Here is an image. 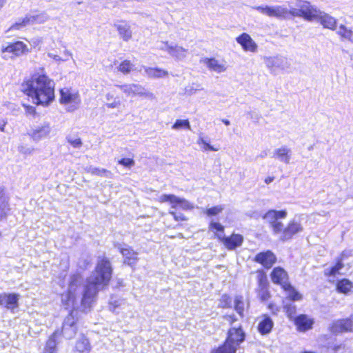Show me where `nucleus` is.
I'll list each match as a JSON object with an SVG mask.
<instances>
[{"label":"nucleus","mask_w":353,"mask_h":353,"mask_svg":"<svg viewBox=\"0 0 353 353\" xmlns=\"http://www.w3.org/2000/svg\"><path fill=\"white\" fill-rule=\"evenodd\" d=\"M68 142L74 148H80L82 146V141L80 138L69 136L67 138Z\"/></svg>","instance_id":"obj_44"},{"label":"nucleus","mask_w":353,"mask_h":353,"mask_svg":"<svg viewBox=\"0 0 353 353\" xmlns=\"http://www.w3.org/2000/svg\"><path fill=\"white\" fill-rule=\"evenodd\" d=\"M77 332V319L72 311L63 321L62 325V334L65 339H71L76 335Z\"/></svg>","instance_id":"obj_8"},{"label":"nucleus","mask_w":353,"mask_h":353,"mask_svg":"<svg viewBox=\"0 0 353 353\" xmlns=\"http://www.w3.org/2000/svg\"><path fill=\"white\" fill-rule=\"evenodd\" d=\"M5 125H6V123L3 121H0V130L1 132H4Z\"/></svg>","instance_id":"obj_62"},{"label":"nucleus","mask_w":353,"mask_h":353,"mask_svg":"<svg viewBox=\"0 0 353 353\" xmlns=\"http://www.w3.org/2000/svg\"><path fill=\"white\" fill-rule=\"evenodd\" d=\"M187 53H188L187 49H185L181 46L174 45V46H172V48H171L169 54L171 57H172L174 59H175L176 60L181 61V60H183L186 57Z\"/></svg>","instance_id":"obj_30"},{"label":"nucleus","mask_w":353,"mask_h":353,"mask_svg":"<svg viewBox=\"0 0 353 353\" xmlns=\"http://www.w3.org/2000/svg\"><path fill=\"white\" fill-rule=\"evenodd\" d=\"M60 103L65 107L68 112L77 110L81 103L79 92L70 88H63L60 90Z\"/></svg>","instance_id":"obj_5"},{"label":"nucleus","mask_w":353,"mask_h":353,"mask_svg":"<svg viewBox=\"0 0 353 353\" xmlns=\"http://www.w3.org/2000/svg\"><path fill=\"white\" fill-rule=\"evenodd\" d=\"M120 252L123 256L124 263L134 267L138 261V253L134 252L129 246L122 248L120 249Z\"/></svg>","instance_id":"obj_23"},{"label":"nucleus","mask_w":353,"mask_h":353,"mask_svg":"<svg viewBox=\"0 0 353 353\" xmlns=\"http://www.w3.org/2000/svg\"><path fill=\"white\" fill-rule=\"evenodd\" d=\"M257 296L261 301L268 300L270 297V294L268 290L267 276L264 273L260 272L257 274Z\"/></svg>","instance_id":"obj_9"},{"label":"nucleus","mask_w":353,"mask_h":353,"mask_svg":"<svg viewBox=\"0 0 353 353\" xmlns=\"http://www.w3.org/2000/svg\"><path fill=\"white\" fill-rule=\"evenodd\" d=\"M90 346L85 338H81L77 341L74 353H90Z\"/></svg>","instance_id":"obj_31"},{"label":"nucleus","mask_w":353,"mask_h":353,"mask_svg":"<svg viewBox=\"0 0 353 353\" xmlns=\"http://www.w3.org/2000/svg\"><path fill=\"white\" fill-rule=\"evenodd\" d=\"M222 122L226 125H229L230 124V121L228 119H222Z\"/></svg>","instance_id":"obj_64"},{"label":"nucleus","mask_w":353,"mask_h":353,"mask_svg":"<svg viewBox=\"0 0 353 353\" xmlns=\"http://www.w3.org/2000/svg\"><path fill=\"white\" fill-rule=\"evenodd\" d=\"M9 210L8 199L3 189L0 188V221L6 217Z\"/></svg>","instance_id":"obj_28"},{"label":"nucleus","mask_w":353,"mask_h":353,"mask_svg":"<svg viewBox=\"0 0 353 353\" xmlns=\"http://www.w3.org/2000/svg\"><path fill=\"white\" fill-rule=\"evenodd\" d=\"M59 332L55 331L46 342L43 353H57V345L58 344L57 338Z\"/></svg>","instance_id":"obj_29"},{"label":"nucleus","mask_w":353,"mask_h":353,"mask_svg":"<svg viewBox=\"0 0 353 353\" xmlns=\"http://www.w3.org/2000/svg\"><path fill=\"white\" fill-rule=\"evenodd\" d=\"M33 149L24 145H20L18 147V151L23 154H30Z\"/></svg>","instance_id":"obj_53"},{"label":"nucleus","mask_w":353,"mask_h":353,"mask_svg":"<svg viewBox=\"0 0 353 353\" xmlns=\"http://www.w3.org/2000/svg\"><path fill=\"white\" fill-rule=\"evenodd\" d=\"M271 279L274 283L279 284L282 288L289 287L287 272L281 267H276L271 273Z\"/></svg>","instance_id":"obj_16"},{"label":"nucleus","mask_w":353,"mask_h":353,"mask_svg":"<svg viewBox=\"0 0 353 353\" xmlns=\"http://www.w3.org/2000/svg\"><path fill=\"white\" fill-rule=\"evenodd\" d=\"M210 229L212 230H216L217 232H221L223 233L224 227L217 222L212 221L210 224Z\"/></svg>","instance_id":"obj_51"},{"label":"nucleus","mask_w":353,"mask_h":353,"mask_svg":"<svg viewBox=\"0 0 353 353\" xmlns=\"http://www.w3.org/2000/svg\"><path fill=\"white\" fill-rule=\"evenodd\" d=\"M112 266L106 258L99 259L95 270L88 278L83 288V278L79 274L70 276L67 292L61 294V302L67 309H77L79 304L83 310L90 307L98 291L106 287L112 276Z\"/></svg>","instance_id":"obj_1"},{"label":"nucleus","mask_w":353,"mask_h":353,"mask_svg":"<svg viewBox=\"0 0 353 353\" xmlns=\"http://www.w3.org/2000/svg\"><path fill=\"white\" fill-rule=\"evenodd\" d=\"M54 83L43 73H35L21 85L23 92L37 105H48L54 98Z\"/></svg>","instance_id":"obj_2"},{"label":"nucleus","mask_w":353,"mask_h":353,"mask_svg":"<svg viewBox=\"0 0 353 353\" xmlns=\"http://www.w3.org/2000/svg\"><path fill=\"white\" fill-rule=\"evenodd\" d=\"M217 236L229 250H234L236 248L241 246L243 242V236L239 234L233 233L230 236L218 234Z\"/></svg>","instance_id":"obj_12"},{"label":"nucleus","mask_w":353,"mask_h":353,"mask_svg":"<svg viewBox=\"0 0 353 353\" xmlns=\"http://www.w3.org/2000/svg\"><path fill=\"white\" fill-rule=\"evenodd\" d=\"M105 97H106V99H107L108 101H110L111 99H112V98H113V94H110V93H108V94H106Z\"/></svg>","instance_id":"obj_63"},{"label":"nucleus","mask_w":353,"mask_h":353,"mask_svg":"<svg viewBox=\"0 0 353 353\" xmlns=\"http://www.w3.org/2000/svg\"><path fill=\"white\" fill-rule=\"evenodd\" d=\"M197 143L199 145H202L201 148L205 151H206V150L217 151L219 150L218 148H215L214 146H212L210 143H208L202 135H199V139L197 141Z\"/></svg>","instance_id":"obj_40"},{"label":"nucleus","mask_w":353,"mask_h":353,"mask_svg":"<svg viewBox=\"0 0 353 353\" xmlns=\"http://www.w3.org/2000/svg\"><path fill=\"white\" fill-rule=\"evenodd\" d=\"M43 18L44 17L39 15L26 16L23 19H20L19 21L13 24L10 28V30H19L26 27L28 25L34 24V23H41L43 21H45Z\"/></svg>","instance_id":"obj_22"},{"label":"nucleus","mask_w":353,"mask_h":353,"mask_svg":"<svg viewBox=\"0 0 353 353\" xmlns=\"http://www.w3.org/2000/svg\"><path fill=\"white\" fill-rule=\"evenodd\" d=\"M284 309L286 311V313L288 316L291 317L292 315H294L296 312V307L294 305H285Z\"/></svg>","instance_id":"obj_54"},{"label":"nucleus","mask_w":353,"mask_h":353,"mask_svg":"<svg viewBox=\"0 0 353 353\" xmlns=\"http://www.w3.org/2000/svg\"><path fill=\"white\" fill-rule=\"evenodd\" d=\"M295 323L299 331H306L312 328L314 321L307 316L301 314L296 318Z\"/></svg>","instance_id":"obj_27"},{"label":"nucleus","mask_w":353,"mask_h":353,"mask_svg":"<svg viewBox=\"0 0 353 353\" xmlns=\"http://www.w3.org/2000/svg\"><path fill=\"white\" fill-rule=\"evenodd\" d=\"M292 150L287 145H282L274 150L272 157L279 162L289 164L292 159Z\"/></svg>","instance_id":"obj_18"},{"label":"nucleus","mask_w":353,"mask_h":353,"mask_svg":"<svg viewBox=\"0 0 353 353\" xmlns=\"http://www.w3.org/2000/svg\"><path fill=\"white\" fill-rule=\"evenodd\" d=\"M245 334L241 327H231L228 333V337L225 343L230 345L235 346L237 350L238 346L245 340Z\"/></svg>","instance_id":"obj_10"},{"label":"nucleus","mask_w":353,"mask_h":353,"mask_svg":"<svg viewBox=\"0 0 353 353\" xmlns=\"http://www.w3.org/2000/svg\"><path fill=\"white\" fill-rule=\"evenodd\" d=\"M115 86L119 88L128 97H134L136 96L147 98L154 97L153 93L148 91L143 86L138 83H125L115 85Z\"/></svg>","instance_id":"obj_6"},{"label":"nucleus","mask_w":353,"mask_h":353,"mask_svg":"<svg viewBox=\"0 0 353 353\" xmlns=\"http://www.w3.org/2000/svg\"><path fill=\"white\" fill-rule=\"evenodd\" d=\"M72 57V54L70 51L68 50H65L63 51V57H62V59H69V57Z\"/></svg>","instance_id":"obj_58"},{"label":"nucleus","mask_w":353,"mask_h":353,"mask_svg":"<svg viewBox=\"0 0 353 353\" xmlns=\"http://www.w3.org/2000/svg\"><path fill=\"white\" fill-rule=\"evenodd\" d=\"M244 305L243 297L241 296H236L234 299V309L241 317L243 316Z\"/></svg>","instance_id":"obj_37"},{"label":"nucleus","mask_w":353,"mask_h":353,"mask_svg":"<svg viewBox=\"0 0 353 353\" xmlns=\"http://www.w3.org/2000/svg\"><path fill=\"white\" fill-rule=\"evenodd\" d=\"M132 67L133 65L130 61L125 60L120 63L118 70L123 74H128L132 70Z\"/></svg>","instance_id":"obj_41"},{"label":"nucleus","mask_w":353,"mask_h":353,"mask_svg":"<svg viewBox=\"0 0 353 353\" xmlns=\"http://www.w3.org/2000/svg\"><path fill=\"white\" fill-rule=\"evenodd\" d=\"M157 201L160 203L168 202L172 205V208H176V202L177 201V196L174 194H162L158 197Z\"/></svg>","instance_id":"obj_35"},{"label":"nucleus","mask_w":353,"mask_h":353,"mask_svg":"<svg viewBox=\"0 0 353 353\" xmlns=\"http://www.w3.org/2000/svg\"><path fill=\"white\" fill-rule=\"evenodd\" d=\"M85 170L87 172L90 173L91 174L98 175L100 176L109 178L112 175V173L110 171H109L106 169H104V168L88 166V167H86V168Z\"/></svg>","instance_id":"obj_32"},{"label":"nucleus","mask_w":353,"mask_h":353,"mask_svg":"<svg viewBox=\"0 0 353 353\" xmlns=\"http://www.w3.org/2000/svg\"><path fill=\"white\" fill-rule=\"evenodd\" d=\"M236 40L245 51L251 52H256L257 51V44L248 34L242 33L236 39Z\"/></svg>","instance_id":"obj_19"},{"label":"nucleus","mask_w":353,"mask_h":353,"mask_svg":"<svg viewBox=\"0 0 353 353\" xmlns=\"http://www.w3.org/2000/svg\"><path fill=\"white\" fill-rule=\"evenodd\" d=\"M256 9L261 13L266 14L269 17H285L286 14L288 13L286 9L281 6H259L256 7Z\"/></svg>","instance_id":"obj_21"},{"label":"nucleus","mask_w":353,"mask_h":353,"mask_svg":"<svg viewBox=\"0 0 353 353\" xmlns=\"http://www.w3.org/2000/svg\"><path fill=\"white\" fill-rule=\"evenodd\" d=\"M176 205H179L180 208L185 210H192L194 208V205L192 203H190L188 201L178 196L177 201L176 202Z\"/></svg>","instance_id":"obj_43"},{"label":"nucleus","mask_w":353,"mask_h":353,"mask_svg":"<svg viewBox=\"0 0 353 353\" xmlns=\"http://www.w3.org/2000/svg\"><path fill=\"white\" fill-rule=\"evenodd\" d=\"M231 304L230 298L227 295H223L220 299L219 307H230Z\"/></svg>","instance_id":"obj_47"},{"label":"nucleus","mask_w":353,"mask_h":353,"mask_svg":"<svg viewBox=\"0 0 353 353\" xmlns=\"http://www.w3.org/2000/svg\"><path fill=\"white\" fill-rule=\"evenodd\" d=\"M144 69L145 74L152 79H160L167 77L169 74L168 71L157 68L142 66Z\"/></svg>","instance_id":"obj_26"},{"label":"nucleus","mask_w":353,"mask_h":353,"mask_svg":"<svg viewBox=\"0 0 353 353\" xmlns=\"http://www.w3.org/2000/svg\"><path fill=\"white\" fill-rule=\"evenodd\" d=\"M274 326V323L272 319L268 315L261 316V320L258 324V331L262 335L268 334Z\"/></svg>","instance_id":"obj_25"},{"label":"nucleus","mask_w":353,"mask_h":353,"mask_svg":"<svg viewBox=\"0 0 353 353\" xmlns=\"http://www.w3.org/2000/svg\"><path fill=\"white\" fill-rule=\"evenodd\" d=\"M172 45L169 44L168 42H159L157 44V48L167 52L168 54L170 52L171 48Z\"/></svg>","instance_id":"obj_48"},{"label":"nucleus","mask_w":353,"mask_h":353,"mask_svg":"<svg viewBox=\"0 0 353 353\" xmlns=\"http://www.w3.org/2000/svg\"><path fill=\"white\" fill-rule=\"evenodd\" d=\"M121 38L125 41H129L132 36L130 25L124 21H119L114 24Z\"/></svg>","instance_id":"obj_24"},{"label":"nucleus","mask_w":353,"mask_h":353,"mask_svg":"<svg viewBox=\"0 0 353 353\" xmlns=\"http://www.w3.org/2000/svg\"><path fill=\"white\" fill-rule=\"evenodd\" d=\"M265 66L274 72L276 69H284L287 65V59L281 55L265 57L263 58Z\"/></svg>","instance_id":"obj_14"},{"label":"nucleus","mask_w":353,"mask_h":353,"mask_svg":"<svg viewBox=\"0 0 353 353\" xmlns=\"http://www.w3.org/2000/svg\"><path fill=\"white\" fill-rule=\"evenodd\" d=\"M27 50V46L22 41L11 43L1 49L2 57L4 59H12L20 56Z\"/></svg>","instance_id":"obj_7"},{"label":"nucleus","mask_w":353,"mask_h":353,"mask_svg":"<svg viewBox=\"0 0 353 353\" xmlns=\"http://www.w3.org/2000/svg\"><path fill=\"white\" fill-rule=\"evenodd\" d=\"M225 319L228 321H230L231 324L233 323L236 321V319L234 318L233 316H228L225 317Z\"/></svg>","instance_id":"obj_61"},{"label":"nucleus","mask_w":353,"mask_h":353,"mask_svg":"<svg viewBox=\"0 0 353 353\" xmlns=\"http://www.w3.org/2000/svg\"><path fill=\"white\" fill-rule=\"evenodd\" d=\"M223 208H224L223 206L221 205L214 206V207L207 209L205 213L208 216H214V215L219 214L221 212H222Z\"/></svg>","instance_id":"obj_46"},{"label":"nucleus","mask_w":353,"mask_h":353,"mask_svg":"<svg viewBox=\"0 0 353 353\" xmlns=\"http://www.w3.org/2000/svg\"><path fill=\"white\" fill-rule=\"evenodd\" d=\"M125 303L124 300L121 299L111 298L110 301V309L113 312H115L117 309Z\"/></svg>","instance_id":"obj_42"},{"label":"nucleus","mask_w":353,"mask_h":353,"mask_svg":"<svg viewBox=\"0 0 353 353\" xmlns=\"http://www.w3.org/2000/svg\"><path fill=\"white\" fill-rule=\"evenodd\" d=\"M48 57L50 59H52L57 63H61V62H65L68 61V59H62V57L54 54L53 52H48Z\"/></svg>","instance_id":"obj_52"},{"label":"nucleus","mask_w":353,"mask_h":353,"mask_svg":"<svg viewBox=\"0 0 353 353\" xmlns=\"http://www.w3.org/2000/svg\"><path fill=\"white\" fill-rule=\"evenodd\" d=\"M276 256L274 253L270 250L261 252L255 256L254 261L261 263L265 268H270L276 262Z\"/></svg>","instance_id":"obj_20"},{"label":"nucleus","mask_w":353,"mask_h":353,"mask_svg":"<svg viewBox=\"0 0 353 353\" xmlns=\"http://www.w3.org/2000/svg\"><path fill=\"white\" fill-rule=\"evenodd\" d=\"M274 176H268L267 178L265 179V183L267 184H269L271 182H272L274 181Z\"/></svg>","instance_id":"obj_60"},{"label":"nucleus","mask_w":353,"mask_h":353,"mask_svg":"<svg viewBox=\"0 0 353 353\" xmlns=\"http://www.w3.org/2000/svg\"><path fill=\"white\" fill-rule=\"evenodd\" d=\"M118 163L124 167L131 168L134 165V161L132 159L123 158L118 161Z\"/></svg>","instance_id":"obj_50"},{"label":"nucleus","mask_w":353,"mask_h":353,"mask_svg":"<svg viewBox=\"0 0 353 353\" xmlns=\"http://www.w3.org/2000/svg\"><path fill=\"white\" fill-rule=\"evenodd\" d=\"M172 128L173 130H181L182 128L190 130L191 126L188 119H177L172 126Z\"/></svg>","instance_id":"obj_38"},{"label":"nucleus","mask_w":353,"mask_h":353,"mask_svg":"<svg viewBox=\"0 0 353 353\" xmlns=\"http://www.w3.org/2000/svg\"><path fill=\"white\" fill-rule=\"evenodd\" d=\"M353 330V315L350 318L336 321L333 323L331 331L333 333L352 332Z\"/></svg>","instance_id":"obj_17"},{"label":"nucleus","mask_w":353,"mask_h":353,"mask_svg":"<svg viewBox=\"0 0 353 353\" xmlns=\"http://www.w3.org/2000/svg\"><path fill=\"white\" fill-rule=\"evenodd\" d=\"M286 216L287 212L285 210L277 211L274 210H269L263 216V219L270 223L275 234L282 232L280 237L282 241L292 239L294 234L302 232L303 229L301 223L295 219L291 221L288 226L284 228L280 219H285Z\"/></svg>","instance_id":"obj_3"},{"label":"nucleus","mask_w":353,"mask_h":353,"mask_svg":"<svg viewBox=\"0 0 353 353\" xmlns=\"http://www.w3.org/2000/svg\"><path fill=\"white\" fill-rule=\"evenodd\" d=\"M203 88H200L199 85L194 87V85H190L185 88V92L188 95H192L196 94L199 90H203Z\"/></svg>","instance_id":"obj_49"},{"label":"nucleus","mask_w":353,"mask_h":353,"mask_svg":"<svg viewBox=\"0 0 353 353\" xmlns=\"http://www.w3.org/2000/svg\"><path fill=\"white\" fill-rule=\"evenodd\" d=\"M169 214L173 216V218L175 221H186L187 218L183 214H176L173 210H170Z\"/></svg>","instance_id":"obj_55"},{"label":"nucleus","mask_w":353,"mask_h":353,"mask_svg":"<svg viewBox=\"0 0 353 353\" xmlns=\"http://www.w3.org/2000/svg\"><path fill=\"white\" fill-rule=\"evenodd\" d=\"M343 267V264L339 261L334 266L332 267L330 270H326V274L330 276H334L336 274L339 273V270H341Z\"/></svg>","instance_id":"obj_45"},{"label":"nucleus","mask_w":353,"mask_h":353,"mask_svg":"<svg viewBox=\"0 0 353 353\" xmlns=\"http://www.w3.org/2000/svg\"><path fill=\"white\" fill-rule=\"evenodd\" d=\"M235 346L229 345L227 343L217 348L214 353H236Z\"/></svg>","instance_id":"obj_39"},{"label":"nucleus","mask_w":353,"mask_h":353,"mask_svg":"<svg viewBox=\"0 0 353 353\" xmlns=\"http://www.w3.org/2000/svg\"><path fill=\"white\" fill-rule=\"evenodd\" d=\"M344 349V347L341 345H337V346H335L334 348H333V350L334 351L335 353H342V350Z\"/></svg>","instance_id":"obj_59"},{"label":"nucleus","mask_w":353,"mask_h":353,"mask_svg":"<svg viewBox=\"0 0 353 353\" xmlns=\"http://www.w3.org/2000/svg\"><path fill=\"white\" fill-rule=\"evenodd\" d=\"M19 295L14 293H0V305L8 310H14L18 307Z\"/></svg>","instance_id":"obj_15"},{"label":"nucleus","mask_w":353,"mask_h":353,"mask_svg":"<svg viewBox=\"0 0 353 353\" xmlns=\"http://www.w3.org/2000/svg\"><path fill=\"white\" fill-rule=\"evenodd\" d=\"M283 290L287 292V296L291 301H299L302 298V296L290 283L289 287L283 288Z\"/></svg>","instance_id":"obj_34"},{"label":"nucleus","mask_w":353,"mask_h":353,"mask_svg":"<svg viewBox=\"0 0 353 353\" xmlns=\"http://www.w3.org/2000/svg\"><path fill=\"white\" fill-rule=\"evenodd\" d=\"M51 132V127L49 123L43 122L35 126L30 132V136L35 141H39L49 137Z\"/></svg>","instance_id":"obj_13"},{"label":"nucleus","mask_w":353,"mask_h":353,"mask_svg":"<svg viewBox=\"0 0 353 353\" xmlns=\"http://www.w3.org/2000/svg\"><path fill=\"white\" fill-rule=\"evenodd\" d=\"M26 112L28 114H35V108L32 106H25Z\"/></svg>","instance_id":"obj_57"},{"label":"nucleus","mask_w":353,"mask_h":353,"mask_svg":"<svg viewBox=\"0 0 353 353\" xmlns=\"http://www.w3.org/2000/svg\"><path fill=\"white\" fill-rule=\"evenodd\" d=\"M289 13L294 17H302L308 21H319L325 28L334 30L336 28V21L334 17L318 10L309 1H305V3L299 8H291Z\"/></svg>","instance_id":"obj_4"},{"label":"nucleus","mask_w":353,"mask_h":353,"mask_svg":"<svg viewBox=\"0 0 353 353\" xmlns=\"http://www.w3.org/2000/svg\"><path fill=\"white\" fill-rule=\"evenodd\" d=\"M336 288L339 292L347 294L353 288V283L350 280L344 279L337 283Z\"/></svg>","instance_id":"obj_33"},{"label":"nucleus","mask_w":353,"mask_h":353,"mask_svg":"<svg viewBox=\"0 0 353 353\" xmlns=\"http://www.w3.org/2000/svg\"><path fill=\"white\" fill-rule=\"evenodd\" d=\"M120 105H121L120 101H116V100H114L112 102L106 103V106L108 108H119Z\"/></svg>","instance_id":"obj_56"},{"label":"nucleus","mask_w":353,"mask_h":353,"mask_svg":"<svg viewBox=\"0 0 353 353\" xmlns=\"http://www.w3.org/2000/svg\"><path fill=\"white\" fill-rule=\"evenodd\" d=\"M209 70L216 73H222L227 70L228 66L224 60H219L215 58H203L201 60Z\"/></svg>","instance_id":"obj_11"},{"label":"nucleus","mask_w":353,"mask_h":353,"mask_svg":"<svg viewBox=\"0 0 353 353\" xmlns=\"http://www.w3.org/2000/svg\"><path fill=\"white\" fill-rule=\"evenodd\" d=\"M337 33L342 37L353 41V32L351 30L347 29L345 26L341 25Z\"/></svg>","instance_id":"obj_36"}]
</instances>
